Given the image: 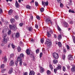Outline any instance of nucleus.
Listing matches in <instances>:
<instances>
[{
	"label": "nucleus",
	"mask_w": 75,
	"mask_h": 75,
	"mask_svg": "<svg viewBox=\"0 0 75 75\" xmlns=\"http://www.w3.org/2000/svg\"><path fill=\"white\" fill-rule=\"evenodd\" d=\"M9 27L10 30H12L13 31L17 30V27L15 25H10Z\"/></svg>",
	"instance_id": "obj_1"
},
{
	"label": "nucleus",
	"mask_w": 75,
	"mask_h": 75,
	"mask_svg": "<svg viewBox=\"0 0 75 75\" xmlns=\"http://www.w3.org/2000/svg\"><path fill=\"white\" fill-rule=\"evenodd\" d=\"M46 44H47V46L48 47H49L51 46L52 45V42L49 39H47L46 42Z\"/></svg>",
	"instance_id": "obj_2"
},
{
	"label": "nucleus",
	"mask_w": 75,
	"mask_h": 75,
	"mask_svg": "<svg viewBox=\"0 0 75 75\" xmlns=\"http://www.w3.org/2000/svg\"><path fill=\"white\" fill-rule=\"evenodd\" d=\"M52 55L54 59H57L59 58V54L57 53H53L52 54Z\"/></svg>",
	"instance_id": "obj_3"
},
{
	"label": "nucleus",
	"mask_w": 75,
	"mask_h": 75,
	"mask_svg": "<svg viewBox=\"0 0 75 75\" xmlns=\"http://www.w3.org/2000/svg\"><path fill=\"white\" fill-rule=\"evenodd\" d=\"M8 40H9V38L8 37L4 38V39H3V42L5 44H6L7 42V41H8Z\"/></svg>",
	"instance_id": "obj_4"
},
{
	"label": "nucleus",
	"mask_w": 75,
	"mask_h": 75,
	"mask_svg": "<svg viewBox=\"0 0 75 75\" xmlns=\"http://www.w3.org/2000/svg\"><path fill=\"white\" fill-rule=\"evenodd\" d=\"M68 59H69V60H70V61L74 60V58L71 54H70L68 55Z\"/></svg>",
	"instance_id": "obj_5"
},
{
	"label": "nucleus",
	"mask_w": 75,
	"mask_h": 75,
	"mask_svg": "<svg viewBox=\"0 0 75 75\" xmlns=\"http://www.w3.org/2000/svg\"><path fill=\"white\" fill-rule=\"evenodd\" d=\"M45 22L46 23H50L51 24H52V22L51 21L50 19L48 18H47L45 20Z\"/></svg>",
	"instance_id": "obj_6"
},
{
	"label": "nucleus",
	"mask_w": 75,
	"mask_h": 75,
	"mask_svg": "<svg viewBox=\"0 0 75 75\" xmlns=\"http://www.w3.org/2000/svg\"><path fill=\"white\" fill-rule=\"evenodd\" d=\"M57 70H61V68H62V66L60 64H59L57 67H56Z\"/></svg>",
	"instance_id": "obj_7"
},
{
	"label": "nucleus",
	"mask_w": 75,
	"mask_h": 75,
	"mask_svg": "<svg viewBox=\"0 0 75 75\" xmlns=\"http://www.w3.org/2000/svg\"><path fill=\"white\" fill-rule=\"evenodd\" d=\"M40 73H42L44 72V69L42 67H41L40 69Z\"/></svg>",
	"instance_id": "obj_8"
},
{
	"label": "nucleus",
	"mask_w": 75,
	"mask_h": 75,
	"mask_svg": "<svg viewBox=\"0 0 75 75\" xmlns=\"http://www.w3.org/2000/svg\"><path fill=\"white\" fill-rule=\"evenodd\" d=\"M27 29H28V30H29V31L31 32V31H32V30H33V28L31 27H26Z\"/></svg>",
	"instance_id": "obj_9"
},
{
	"label": "nucleus",
	"mask_w": 75,
	"mask_h": 75,
	"mask_svg": "<svg viewBox=\"0 0 75 75\" xmlns=\"http://www.w3.org/2000/svg\"><path fill=\"white\" fill-rule=\"evenodd\" d=\"M15 5L16 8H18V7H19V4L18 3L17 0L16 1Z\"/></svg>",
	"instance_id": "obj_10"
},
{
	"label": "nucleus",
	"mask_w": 75,
	"mask_h": 75,
	"mask_svg": "<svg viewBox=\"0 0 75 75\" xmlns=\"http://www.w3.org/2000/svg\"><path fill=\"white\" fill-rule=\"evenodd\" d=\"M35 75V73L33 71H30L29 73V75Z\"/></svg>",
	"instance_id": "obj_11"
},
{
	"label": "nucleus",
	"mask_w": 75,
	"mask_h": 75,
	"mask_svg": "<svg viewBox=\"0 0 75 75\" xmlns=\"http://www.w3.org/2000/svg\"><path fill=\"white\" fill-rule=\"evenodd\" d=\"M14 61L13 60H12L11 61L10 63V66H13L14 65Z\"/></svg>",
	"instance_id": "obj_12"
},
{
	"label": "nucleus",
	"mask_w": 75,
	"mask_h": 75,
	"mask_svg": "<svg viewBox=\"0 0 75 75\" xmlns=\"http://www.w3.org/2000/svg\"><path fill=\"white\" fill-rule=\"evenodd\" d=\"M4 59V63H5L6 62H7V58L6 57V56H4L3 59Z\"/></svg>",
	"instance_id": "obj_13"
},
{
	"label": "nucleus",
	"mask_w": 75,
	"mask_h": 75,
	"mask_svg": "<svg viewBox=\"0 0 75 75\" xmlns=\"http://www.w3.org/2000/svg\"><path fill=\"white\" fill-rule=\"evenodd\" d=\"M26 52L27 55H30V51L28 49L26 50Z\"/></svg>",
	"instance_id": "obj_14"
},
{
	"label": "nucleus",
	"mask_w": 75,
	"mask_h": 75,
	"mask_svg": "<svg viewBox=\"0 0 75 75\" xmlns=\"http://www.w3.org/2000/svg\"><path fill=\"white\" fill-rule=\"evenodd\" d=\"M22 58L20 56H19L17 58V61H22Z\"/></svg>",
	"instance_id": "obj_15"
},
{
	"label": "nucleus",
	"mask_w": 75,
	"mask_h": 75,
	"mask_svg": "<svg viewBox=\"0 0 75 75\" xmlns=\"http://www.w3.org/2000/svg\"><path fill=\"white\" fill-rule=\"evenodd\" d=\"M53 62L54 64H56L58 63V60L56 59H54L53 61Z\"/></svg>",
	"instance_id": "obj_16"
},
{
	"label": "nucleus",
	"mask_w": 75,
	"mask_h": 75,
	"mask_svg": "<svg viewBox=\"0 0 75 75\" xmlns=\"http://www.w3.org/2000/svg\"><path fill=\"white\" fill-rule=\"evenodd\" d=\"M13 68H11L10 70L9 71V74H11L13 72Z\"/></svg>",
	"instance_id": "obj_17"
},
{
	"label": "nucleus",
	"mask_w": 75,
	"mask_h": 75,
	"mask_svg": "<svg viewBox=\"0 0 75 75\" xmlns=\"http://www.w3.org/2000/svg\"><path fill=\"white\" fill-rule=\"evenodd\" d=\"M8 14L9 15H11L12 13H13V10L12 9H10L8 11Z\"/></svg>",
	"instance_id": "obj_18"
},
{
	"label": "nucleus",
	"mask_w": 75,
	"mask_h": 75,
	"mask_svg": "<svg viewBox=\"0 0 75 75\" xmlns=\"http://www.w3.org/2000/svg\"><path fill=\"white\" fill-rule=\"evenodd\" d=\"M64 25L65 26V27H68V23H67L66 22H64Z\"/></svg>",
	"instance_id": "obj_19"
},
{
	"label": "nucleus",
	"mask_w": 75,
	"mask_h": 75,
	"mask_svg": "<svg viewBox=\"0 0 75 75\" xmlns=\"http://www.w3.org/2000/svg\"><path fill=\"white\" fill-rule=\"evenodd\" d=\"M15 37L16 38H18L20 37V33H16L15 35Z\"/></svg>",
	"instance_id": "obj_20"
},
{
	"label": "nucleus",
	"mask_w": 75,
	"mask_h": 75,
	"mask_svg": "<svg viewBox=\"0 0 75 75\" xmlns=\"http://www.w3.org/2000/svg\"><path fill=\"white\" fill-rule=\"evenodd\" d=\"M17 50L18 51V52H20V51H21V47H20V46L18 47L17 48Z\"/></svg>",
	"instance_id": "obj_21"
},
{
	"label": "nucleus",
	"mask_w": 75,
	"mask_h": 75,
	"mask_svg": "<svg viewBox=\"0 0 75 75\" xmlns=\"http://www.w3.org/2000/svg\"><path fill=\"white\" fill-rule=\"evenodd\" d=\"M62 38L61 35H59L58 36V39L59 40H60Z\"/></svg>",
	"instance_id": "obj_22"
},
{
	"label": "nucleus",
	"mask_w": 75,
	"mask_h": 75,
	"mask_svg": "<svg viewBox=\"0 0 75 75\" xmlns=\"http://www.w3.org/2000/svg\"><path fill=\"white\" fill-rule=\"evenodd\" d=\"M10 21L11 23H14L15 20H14L13 18L11 19L10 20Z\"/></svg>",
	"instance_id": "obj_23"
},
{
	"label": "nucleus",
	"mask_w": 75,
	"mask_h": 75,
	"mask_svg": "<svg viewBox=\"0 0 75 75\" xmlns=\"http://www.w3.org/2000/svg\"><path fill=\"white\" fill-rule=\"evenodd\" d=\"M58 45L59 47H62V44L61 43V42H58Z\"/></svg>",
	"instance_id": "obj_24"
},
{
	"label": "nucleus",
	"mask_w": 75,
	"mask_h": 75,
	"mask_svg": "<svg viewBox=\"0 0 75 75\" xmlns=\"http://www.w3.org/2000/svg\"><path fill=\"white\" fill-rule=\"evenodd\" d=\"M47 35L48 37H50L51 36V34H50L49 32H47Z\"/></svg>",
	"instance_id": "obj_25"
},
{
	"label": "nucleus",
	"mask_w": 75,
	"mask_h": 75,
	"mask_svg": "<svg viewBox=\"0 0 75 75\" xmlns=\"http://www.w3.org/2000/svg\"><path fill=\"white\" fill-rule=\"evenodd\" d=\"M44 11V8H40V12L41 13H43Z\"/></svg>",
	"instance_id": "obj_26"
},
{
	"label": "nucleus",
	"mask_w": 75,
	"mask_h": 75,
	"mask_svg": "<svg viewBox=\"0 0 75 75\" xmlns=\"http://www.w3.org/2000/svg\"><path fill=\"white\" fill-rule=\"evenodd\" d=\"M57 29L58 30V31H59L60 32H61V31H62V30H61V29L60 27H59V26H57Z\"/></svg>",
	"instance_id": "obj_27"
},
{
	"label": "nucleus",
	"mask_w": 75,
	"mask_h": 75,
	"mask_svg": "<svg viewBox=\"0 0 75 75\" xmlns=\"http://www.w3.org/2000/svg\"><path fill=\"white\" fill-rule=\"evenodd\" d=\"M24 54H23V53H21V54H20V56H19V57H20L21 58H24Z\"/></svg>",
	"instance_id": "obj_28"
},
{
	"label": "nucleus",
	"mask_w": 75,
	"mask_h": 75,
	"mask_svg": "<svg viewBox=\"0 0 75 75\" xmlns=\"http://www.w3.org/2000/svg\"><path fill=\"white\" fill-rule=\"evenodd\" d=\"M42 5L44 7H45V4H44L45 3V2H44V1H42Z\"/></svg>",
	"instance_id": "obj_29"
},
{
	"label": "nucleus",
	"mask_w": 75,
	"mask_h": 75,
	"mask_svg": "<svg viewBox=\"0 0 75 75\" xmlns=\"http://www.w3.org/2000/svg\"><path fill=\"white\" fill-rule=\"evenodd\" d=\"M72 38L74 42L75 43V36H73Z\"/></svg>",
	"instance_id": "obj_30"
},
{
	"label": "nucleus",
	"mask_w": 75,
	"mask_h": 75,
	"mask_svg": "<svg viewBox=\"0 0 75 75\" xmlns=\"http://www.w3.org/2000/svg\"><path fill=\"white\" fill-rule=\"evenodd\" d=\"M4 68V64H3L1 66V68L3 69V68Z\"/></svg>",
	"instance_id": "obj_31"
},
{
	"label": "nucleus",
	"mask_w": 75,
	"mask_h": 75,
	"mask_svg": "<svg viewBox=\"0 0 75 75\" xmlns=\"http://www.w3.org/2000/svg\"><path fill=\"white\" fill-rule=\"evenodd\" d=\"M30 57L31 58H35V57L34 56L33 54H31L30 55Z\"/></svg>",
	"instance_id": "obj_32"
},
{
	"label": "nucleus",
	"mask_w": 75,
	"mask_h": 75,
	"mask_svg": "<svg viewBox=\"0 0 75 75\" xmlns=\"http://www.w3.org/2000/svg\"><path fill=\"white\" fill-rule=\"evenodd\" d=\"M74 24V22L73 21H69V24H71V25H72Z\"/></svg>",
	"instance_id": "obj_33"
},
{
	"label": "nucleus",
	"mask_w": 75,
	"mask_h": 75,
	"mask_svg": "<svg viewBox=\"0 0 75 75\" xmlns=\"http://www.w3.org/2000/svg\"><path fill=\"white\" fill-rule=\"evenodd\" d=\"M45 3L46 6H48V1H47L46 2H45Z\"/></svg>",
	"instance_id": "obj_34"
},
{
	"label": "nucleus",
	"mask_w": 75,
	"mask_h": 75,
	"mask_svg": "<svg viewBox=\"0 0 75 75\" xmlns=\"http://www.w3.org/2000/svg\"><path fill=\"white\" fill-rule=\"evenodd\" d=\"M50 68V69H51V70H52L53 69V67L52 66L51 64H50L49 65Z\"/></svg>",
	"instance_id": "obj_35"
},
{
	"label": "nucleus",
	"mask_w": 75,
	"mask_h": 75,
	"mask_svg": "<svg viewBox=\"0 0 75 75\" xmlns=\"http://www.w3.org/2000/svg\"><path fill=\"white\" fill-rule=\"evenodd\" d=\"M47 75H50L51 74V71L50 70H47Z\"/></svg>",
	"instance_id": "obj_36"
},
{
	"label": "nucleus",
	"mask_w": 75,
	"mask_h": 75,
	"mask_svg": "<svg viewBox=\"0 0 75 75\" xmlns=\"http://www.w3.org/2000/svg\"><path fill=\"white\" fill-rule=\"evenodd\" d=\"M30 7H30V6H29V5H27L26 7V8H27V9H29V10L30 9Z\"/></svg>",
	"instance_id": "obj_37"
},
{
	"label": "nucleus",
	"mask_w": 75,
	"mask_h": 75,
	"mask_svg": "<svg viewBox=\"0 0 75 75\" xmlns=\"http://www.w3.org/2000/svg\"><path fill=\"white\" fill-rule=\"evenodd\" d=\"M62 59L64 60L65 59V55L64 54H63L62 55Z\"/></svg>",
	"instance_id": "obj_38"
},
{
	"label": "nucleus",
	"mask_w": 75,
	"mask_h": 75,
	"mask_svg": "<svg viewBox=\"0 0 75 75\" xmlns=\"http://www.w3.org/2000/svg\"><path fill=\"white\" fill-rule=\"evenodd\" d=\"M11 33V30H9L8 33V35H10V34Z\"/></svg>",
	"instance_id": "obj_39"
},
{
	"label": "nucleus",
	"mask_w": 75,
	"mask_h": 75,
	"mask_svg": "<svg viewBox=\"0 0 75 75\" xmlns=\"http://www.w3.org/2000/svg\"><path fill=\"white\" fill-rule=\"evenodd\" d=\"M23 62V61H20L19 65L20 66H21L22 65Z\"/></svg>",
	"instance_id": "obj_40"
},
{
	"label": "nucleus",
	"mask_w": 75,
	"mask_h": 75,
	"mask_svg": "<svg viewBox=\"0 0 75 75\" xmlns=\"http://www.w3.org/2000/svg\"><path fill=\"white\" fill-rule=\"evenodd\" d=\"M57 70V68L56 69H54V72L55 74H57V70Z\"/></svg>",
	"instance_id": "obj_41"
},
{
	"label": "nucleus",
	"mask_w": 75,
	"mask_h": 75,
	"mask_svg": "<svg viewBox=\"0 0 75 75\" xmlns=\"http://www.w3.org/2000/svg\"><path fill=\"white\" fill-rule=\"evenodd\" d=\"M40 41L42 44H43L44 41V39H43V38H42L40 40Z\"/></svg>",
	"instance_id": "obj_42"
},
{
	"label": "nucleus",
	"mask_w": 75,
	"mask_h": 75,
	"mask_svg": "<svg viewBox=\"0 0 75 75\" xmlns=\"http://www.w3.org/2000/svg\"><path fill=\"white\" fill-rule=\"evenodd\" d=\"M40 51V49H38L37 50H36V54H38V52H39V51Z\"/></svg>",
	"instance_id": "obj_43"
},
{
	"label": "nucleus",
	"mask_w": 75,
	"mask_h": 75,
	"mask_svg": "<svg viewBox=\"0 0 75 75\" xmlns=\"http://www.w3.org/2000/svg\"><path fill=\"white\" fill-rule=\"evenodd\" d=\"M63 71H64V72H65V71H66V69L65 67H63Z\"/></svg>",
	"instance_id": "obj_44"
},
{
	"label": "nucleus",
	"mask_w": 75,
	"mask_h": 75,
	"mask_svg": "<svg viewBox=\"0 0 75 75\" xmlns=\"http://www.w3.org/2000/svg\"><path fill=\"white\" fill-rule=\"evenodd\" d=\"M5 71H6V69H2L1 70V72H2V73H4Z\"/></svg>",
	"instance_id": "obj_45"
},
{
	"label": "nucleus",
	"mask_w": 75,
	"mask_h": 75,
	"mask_svg": "<svg viewBox=\"0 0 75 75\" xmlns=\"http://www.w3.org/2000/svg\"><path fill=\"white\" fill-rule=\"evenodd\" d=\"M57 1L58 3H61L62 2L61 0H57Z\"/></svg>",
	"instance_id": "obj_46"
},
{
	"label": "nucleus",
	"mask_w": 75,
	"mask_h": 75,
	"mask_svg": "<svg viewBox=\"0 0 75 75\" xmlns=\"http://www.w3.org/2000/svg\"><path fill=\"white\" fill-rule=\"evenodd\" d=\"M35 6H36V7H37V6L38 5V2H37V1L35 2Z\"/></svg>",
	"instance_id": "obj_47"
},
{
	"label": "nucleus",
	"mask_w": 75,
	"mask_h": 75,
	"mask_svg": "<svg viewBox=\"0 0 75 75\" xmlns=\"http://www.w3.org/2000/svg\"><path fill=\"white\" fill-rule=\"evenodd\" d=\"M24 24L23 23H20L19 25V26L20 27H22L23 25Z\"/></svg>",
	"instance_id": "obj_48"
},
{
	"label": "nucleus",
	"mask_w": 75,
	"mask_h": 75,
	"mask_svg": "<svg viewBox=\"0 0 75 75\" xmlns=\"http://www.w3.org/2000/svg\"><path fill=\"white\" fill-rule=\"evenodd\" d=\"M11 46L12 48H13V49H14V48H15V46H14V44H13V43H12L11 45Z\"/></svg>",
	"instance_id": "obj_49"
},
{
	"label": "nucleus",
	"mask_w": 75,
	"mask_h": 75,
	"mask_svg": "<svg viewBox=\"0 0 75 75\" xmlns=\"http://www.w3.org/2000/svg\"><path fill=\"white\" fill-rule=\"evenodd\" d=\"M15 19H16V20H17L18 18V16L17 15H16L15 16Z\"/></svg>",
	"instance_id": "obj_50"
},
{
	"label": "nucleus",
	"mask_w": 75,
	"mask_h": 75,
	"mask_svg": "<svg viewBox=\"0 0 75 75\" xmlns=\"http://www.w3.org/2000/svg\"><path fill=\"white\" fill-rule=\"evenodd\" d=\"M3 13V10L1 8H0V13L1 14Z\"/></svg>",
	"instance_id": "obj_51"
},
{
	"label": "nucleus",
	"mask_w": 75,
	"mask_h": 75,
	"mask_svg": "<svg viewBox=\"0 0 75 75\" xmlns=\"http://www.w3.org/2000/svg\"><path fill=\"white\" fill-rule=\"evenodd\" d=\"M50 33V34H53V31L52 30H51L50 31V33Z\"/></svg>",
	"instance_id": "obj_52"
},
{
	"label": "nucleus",
	"mask_w": 75,
	"mask_h": 75,
	"mask_svg": "<svg viewBox=\"0 0 75 75\" xmlns=\"http://www.w3.org/2000/svg\"><path fill=\"white\" fill-rule=\"evenodd\" d=\"M67 67L68 69H70V66H69V64H67Z\"/></svg>",
	"instance_id": "obj_53"
},
{
	"label": "nucleus",
	"mask_w": 75,
	"mask_h": 75,
	"mask_svg": "<svg viewBox=\"0 0 75 75\" xmlns=\"http://www.w3.org/2000/svg\"><path fill=\"white\" fill-rule=\"evenodd\" d=\"M42 52H41L40 54V57L41 58V57H42Z\"/></svg>",
	"instance_id": "obj_54"
},
{
	"label": "nucleus",
	"mask_w": 75,
	"mask_h": 75,
	"mask_svg": "<svg viewBox=\"0 0 75 75\" xmlns=\"http://www.w3.org/2000/svg\"><path fill=\"white\" fill-rule=\"evenodd\" d=\"M36 18H37V19H38V20H40V17H39V16H36Z\"/></svg>",
	"instance_id": "obj_55"
},
{
	"label": "nucleus",
	"mask_w": 75,
	"mask_h": 75,
	"mask_svg": "<svg viewBox=\"0 0 75 75\" xmlns=\"http://www.w3.org/2000/svg\"><path fill=\"white\" fill-rule=\"evenodd\" d=\"M14 57V54H12L10 55L11 58H12Z\"/></svg>",
	"instance_id": "obj_56"
},
{
	"label": "nucleus",
	"mask_w": 75,
	"mask_h": 75,
	"mask_svg": "<svg viewBox=\"0 0 75 75\" xmlns=\"http://www.w3.org/2000/svg\"><path fill=\"white\" fill-rule=\"evenodd\" d=\"M35 27L36 28H38V24H36L35 25Z\"/></svg>",
	"instance_id": "obj_57"
},
{
	"label": "nucleus",
	"mask_w": 75,
	"mask_h": 75,
	"mask_svg": "<svg viewBox=\"0 0 75 75\" xmlns=\"http://www.w3.org/2000/svg\"><path fill=\"white\" fill-rule=\"evenodd\" d=\"M60 6L61 7H63V4H62V3H60Z\"/></svg>",
	"instance_id": "obj_58"
},
{
	"label": "nucleus",
	"mask_w": 75,
	"mask_h": 75,
	"mask_svg": "<svg viewBox=\"0 0 75 75\" xmlns=\"http://www.w3.org/2000/svg\"><path fill=\"white\" fill-rule=\"evenodd\" d=\"M11 45V43H9L8 46V48H10V47Z\"/></svg>",
	"instance_id": "obj_59"
},
{
	"label": "nucleus",
	"mask_w": 75,
	"mask_h": 75,
	"mask_svg": "<svg viewBox=\"0 0 75 75\" xmlns=\"http://www.w3.org/2000/svg\"><path fill=\"white\" fill-rule=\"evenodd\" d=\"M63 51L64 53H66V49H64L63 50Z\"/></svg>",
	"instance_id": "obj_60"
},
{
	"label": "nucleus",
	"mask_w": 75,
	"mask_h": 75,
	"mask_svg": "<svg viewBox=\"0 0 75 75\" xmlns=\"http://www.w3.org/2000/svg\"><path fill=\"white\" fill-rule=\"evenodd\" d=\"M15 63L16 66H17V65H18V64H17L18 62H17V61H16L15 62Z\"/></svg>",
	"instance_id": "obj_61"
},
{
	"label": "nucleus",
	"mask_w": 75,
	"mask_h": 75,
	"mask_svg": "<svg viewBox=\"0 0 75 75\" xmlns=\"http://www.w3.org/2000/svg\"><path fill=\"white\" fill-rule=\"evenodd\" d=\"M67 49H68V50H69V46L68 45H67Z\"/></svg>",
	"instance_id": "obj_62"
},
{
	"label": "nucleus",
	"mask_w": 75,
	"mask_h": 75,
	"mask_svg": "<svg viewBox=\"0 0 75 75\" xmlns=\"http://www.w3.org/2000/svg\"><path fill=\"white\" fill-rule=\"evenodd\" d=\"M34 0H32V1L30 2V4H32V3H34Z\"/></svg>",
	"instance_id": "obj_63"
},
{
	"label": "nucleus",
	"mask_w": 75,
	"mask_h": 75,
	"mask_svg": "<svg viewBox=\"0 0 75 75\" xmlns=\"http://www.w3.org/2000/svg\"><path fill=\"white\" fill-rule=\"evenodd\" d=\"M54 38H57V35H54Z\"/></svg>",
	"instance_id": "obj_64"
}]
</instances>
